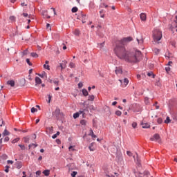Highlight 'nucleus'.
<instances>
[{"label":"nucleus","mask_w":177,"mask_h":177,"mask_svg":"<svg viewBox=\"0 0 177 177\" xmlns=\"http://www.w3.org/2000/svg\"><path fill=\"white\" fill-rule=\"evenodd\" d=\"M133 41L131 37L122 39L114 48L116 56L128 63H139L142 59V53L139 50L128 51L124 45Z\"/></svg>","instance_id":"nucleus-1"},{"label":"nucleus","mask_w":177,"mask_h":177,"mask_svg":"<svg viewBox=\"0 0 177 177\" xmlns=\"http://www.w3.org/2000/svg\"><path fill=\"white\" fill-rule=\"evenodd\" d=\"M152 37L155 44H160V41L162 39V32L160 29H155L153 31Z\"/></svg>","instance_id":"nucleus-2"},{"label":"nucleus","mask_w":177,"mask_h":177,"mask_svg":"<svg viewBox=\"0 0 177 177\" xmlns=\"http://www.w3.org/2000/svg\"><path fill=\"white\" fill-rule=\"evenodd\" d=\"M119 81L120 82L121 86L122 88H125V86H127V85L129 84V80H128V78H124L123 81L121 80H119Z\"/></svg>","instance_id":"nucleus-3"},{"label":"nucleus","mask_w":177,"mask_h":177,"mask_svg":"<svg viewBox=\"0 0 177 177\" xmlns=\"http://www.w3.org/2000/svg\"><path fill=\"white\" fill-rule=\"evenodd\" d=\"M62 115L60 112V109L57 108L54 112H53V115H55L56 118H59Z\"/></svg>","instance_id":"nucleus-4"},{"label":"nucleus","mask_w":177,"mask_h":177,"mask_svg":"<svg viewBox=\"0 0 177 177\" xmlns=\"http://www.w3.org/2000/svg\"><path fill=\"white\" fill-rule=\"evenodd\" d=\"M150 140H151V142L156 141V142H158V143H160V135H158V134L153 135V136L150 138Z\"/></svg>","instance_id":"nucleus-5"},{"label":"nucleus","mask_w":177,"mask_h":177,"mask_svg":"<svg viewBox=\"0 0 177 177\" xmlns=\"http://www.w3.org/2000/svg\"><path fill=\"white\" fill-rule=\"evenodd\" d=\"M58 67H60L61 70H64V68L67 67V61H62V63H59V66Z\"/></svg>","instance_id":"nucleus-6"},{"label":"nucleus","mask_w":177,"mask_h":177,"mask_svg":"<svg viewBox=\"0 0 177 177\" xmlns=\"http://www.w3.org/2000/svg\"><path fill=\"white\" fill-rule=\"evenodd\" d=\"M146 175H150V172L145 171L144 174H142V173H137V174H136V176H138V177H146Z\"/></svg>","instance_id":"nucleus-7"},{"label":"nucleus","mask_w":177,"mask_h":177,"mask_svg":"<svg viewBox=\"0 0 177 177\" xmlns=\"http://www.w3.org/2000/svg\"><path fill=\"white\" fill-rule=\"evenodd\" d=\"M140 17L142 21H146V19H147L146 13L145 12L141 13L140 15Z\"/></svg>","instance_id":"nucleus-8"},{"label":"nucleus","mask_w":177,"mask_h":177,"mask_svg":"<svg viewBox=\"0 0 177 177\" xmlns=\"http://www.w3.org/2000/svg\"><path fill=\"white\" fill-rule=\"evenodd\" d=\"M115 71L117 75H119V74H122V68L121 67L116 68Z\"/></svg>","instance_id":"nucleus-9"},{"label":"nucleus","mask_w":177,"mask_h":177,"mask_svg":"<svg viewBox=\"0 0 177 177\" xmlns=\"http://www.w3.org/2000/svg\"><path fill=\"white\" fill-rule=\"evenodd\" d=\"M42 15L44 19H50V16L48 15V11H42Z\"/></svg>","instance_id":"nucleus-10"},{"label":"nucleus","mask_w":177,"mask_h":177,"mask_svg":"<svg viewBox=\"0 0 177 177\" xmlns=\"http://www.w3.org/2000/svg\"><path fill=\"white\" fill-rule=\"evenodd\" d=\"M137 41L138 42L139 45H142V44H143L144 42L143 37L142 36H140V37H138Z\"/></svg>","instance_id":"nucleus-11"},{"label":"nucleus","mask_w":177,"mask_h":177,"mask_svg":"<svg viewBox=\"0 0 177 177\" xmlns=\"http://www.w3.org/2000/svg\"><path fill=\"white\" fill-rule=\"evenodd\" d=\"M35 82H36V84L39 85V84H42V80L39 77H35Z\"/></svg>","instance_id":"nucleus-12"},{"label":"nucleus","mask_w":177,"mask_h":177,"mask_svg":"<svg viewBox=\"0 0 177 177\" xmlns=\"http://www.w3.org/2000/svg\"><path fill=\"white\" fill-rule=\"evenodd\" d=\"M37 75H39V77H40L41 78H48V76L46 75V73L43 72L41 74H38Z\"/></svg>","instance_id":"nucleus-13"},{"label":"nucleus","mask_w":177,"mask_h":177,"mask_svg":"<svg viewBox=\"0 0 177 177\" xmlns=\"http://www.w3.org/2000/svg\"><path fill=\"white\" fill-rule=\"evenodd\" d=\"M43 174L45 175V176H49V175H50V170L46 169L43 171Z\"/></svg>","instance_id":"nucleus-14"},{"label":"nucleus","mask_w":177,"mask_h":177,"mask_svg":"<svg viewBox=\"0 0 177 177\" xmlns=\"http://www.w3.org/2000/svg\"><path fill=\"white\" fill-rule=\"evenodd\" d=\"M88 100L89 102H93V100H95V95H89Z\"/></svg>","instance_id":"nucleus-15"},{"label":"nucleus","mask_w":177,"mask_h":177,"mask_svg":"<svg viewBox=\"0 0 177 177\" xmlns=\"http://www.w3.org/2000/svg\"><path fill=\"white\" fill-rule=\"evenodd\" d=\"M8 85H10V86H15V81L10 80L7 82Z\"/></svg>","instance_id":"nucleus-16"},{"label":"nucleus","mask_w":177,"mask_h":177,"mask_svg":"<svg viewBox=\"0 0 177 177\" xmlns=\"http://www.w3.org/2000/svg\"><path fill=\"white\" fill-rule=\"evenodd\" d=\"M142 128H150V124L149 123H142Z\"/></svg>","instance_id":"nucleus-17"},{"label":"nucleus","mask_w":177,"mask_h":177,"mask_svg":"<svg viewBox=\"0 0 177 177\" xmlns=\"http://www.w3.org/2000/svg\"><path fill=\"white\" fill-rule=\"evenodd\" d=\"M9 135H10V133H9V131L6 129L3 132V136H8Z\"/></svg>","instance_id":"nucleus-18"},{"label":"nucleus","mask_w":177,"mask_h":177,"mask_svg":"<svg viewBox=\"0 0 177 177\" xmlns=\"http://www.w3.org/2000/svg\"><path fill=\"white\" fill-rule=\"evenodd\" d=\"M90 135L93 138H96V135H95V133H93V130L92 129H90Z\"/></svg>","instance_id":"nucleus-19"},{"label":"nucleus","mask_w":177,"mask_h":177,"mask_svg":"<svg viewBox=\"0 0 177 177\" xmlns=\"http://www.w3.org/2000/svg\"><path fill=\"white\" fill-rule=\"evenodd\" d=\"M82 94L84 95V96H88V90L86 89H83L82 90Z\"/></svg>","instance_id":"nucleus-20"},{"label":"nucleus","mask_w":177,"mask_h":177,"mask_svg":"<svg viewBox=\"0 0 177 177\" xmlns=\"http://www.w3.org/2000/svg\"><path fill=\"white\" fill-rule=\"evenodd\" d=\"M21 167H23V165L21 164V162H18L16 164V168H17V169H20Z\"/></svg>","instance_id":"nucleus-21"},{"label":"nucleus","mask_w":177,"mask_h":177,"mask_svg":"<svg viewBox=\"0 0 177 177\" xmlns=\"http://www.w3.org/2000/svg\"><path fill=\"white\" fill-rule=\"evenodd\" d=\"M100 17H102V19L104 18V10H101L100 11Z\"/></svg>","instance_id":"nucleus-22"},{"label":"nucleus","mask_w":177,"mask_h":177,"mask_svg":"<svg viewBox=\"0 0 177 177\" xmlns=\"http://www.w3.org/2000/svg\"><path fill=\"white\" fill-rule=\"evenodd\" d=\"M93 143H91V145L88 147L90 151H95V148H93Z\"/></svg>","instance_id":"nucleus-23"},{"label":"nucleus","mask_w":177,"mask_h":177,"mask_svg":"<svg viewBox=\"0 0 177 177\" xmlns=\"http://www.w3.org/2000/svg\"><path fill=\"white\" fill-rule=\"evenodd\" d=\"M134 157V160L136 161L137 160V163L138 164H140V160H139V156L138 155V153H136V158Z\"/></svg>","instance_id":"nucleus-24"},{"label":"nucleus","mask_w":177,"mask_h":177,"mask_svg":"<svg viewBox=\"0 0 177 177\" xmlns=\"http://www.w3.org/2000/svg\"><path fill=\"white\" fill-rule=\"evenodd\" d=\"M69 67L71 68H75V64H74L73 62H70L69 63Z\"/></svg>","instance_id":"nucleus-25"},{"label":"nucleus","mask_w":177,"mask_h":177,"mask_svg":"<svg viewBox=\"0 0 177 177\" xmlns=\"http://www.w3.org/2000/svg\"><path fill=\"white\" fill-rule=\"evenodd\" d=\"M169 122H171V119L169 116H167L166 120H165V124H169Z\"/></svg>","instance_id":"nucleus-26"},{"label":"nucleus","mask_w":177,"mask_h":177,"mask_svg":"<svg viewBox=\"0 0 177 177\" xmlns=\"http://www.w3.org/2000/svg\"><path fill=\"white\" fill-rule=\"evenodd\" d=\"M59 135H60V132L57 131V133L54 134V135L52 136V138H53V139H56V138H57V136H59Z\"/></svg>","instance_id":"nucleus-27"},{"label":"nucleus","mask_w":177,"mask_h":177,"mask_svg":"<svg viewBox=\"0 0 177 177\" xmlns=\"http://www.w3.org/2000/svg\"><path fill=\"white\" fill-rule=\"evenodd\" d=\"M89 8L90 9H94L95 8V3L93 2H91L89 4Z\"/></svg>","instance_id":"nucleus-28"},{"label":"nucleus","mask_w":177,"mask_h":177,"mask_svg":"<svg viewBox=\"0 0 177 177\" xmlns=\"http://www.w3.org/2000/svg\"><path fill=\"white\" fill-rule=\"evenodd\" d=\"M148 77H151L152 78H154V77H156V75L154 74H153V72H149L147 73Z\"/></svg>","instance_id":"nucleus-29"},{"label":"nucleus","mask_w":177,"mask_h":177,"mask_svg":"<svg viewBox=\"0 0 177 177\" xmlns=\"http://www.w3.org/2000/svg\"><path fill=\"white\" fill-rule=\"evenodd\" d=\"M97 46H98V48L102 49V48H104V42L100 43V44H97Z\"/></svg>","instance_id":"nucleus-30"},{"label":"nucleus","mask_w":177,"mask_h":177,"mask_svg":"<svg viewBox=\"0 0 177 177\" xmlns=\"http://www.w3.org/2000/svg\"><path fill=\"white\" fill-rule=\"evenodd\" d=\"M78 12V8H77V7H73V8H72V12H73V13H75V12Z\"/></svg>","instance_id":"nucleus-31"},{"label":"nucleus","mask_w":177,"mask_h":177,"mask_svg":"<svg viewBox=\"0 0 177 177\" xmlns=\"http://www.w3.org/2000/svg\"><path fill=\"white\" fill-rule=\"evenodd\" d=\"M78 117H80V113H75L73 114V118L76 119L78 118Z\"/></svg>","instance_id":"nucleus-32"},{"label":"nucleus","mask_w":177,"mask_h":177,"mask_svg":"<svg viewBox=\"0 0 177 177\" xmlns=\"http://www.w3.org/2000/svg\"><path fill=\"white\" fill-rule=\"evenodd\" d=\"M32 57H38V54L37 53H31Z\"/></svg>","instance_id":"nucleus-33"},{"label":"nucleus","mask_w":177,"mask_h":177,"mask_svg":"<svg viewBox=\"0 0 177 177\" xmlns=\"http://www.w3.org/2000/svg\"><path fill=\"white\" fill-rule=\"evenodd\" d=\"M115 114H116V115L120 117L122 114V113L121 112V111H116Z\"/></svg>","instance_id":"nucleus-34"},{"label":"nucleus","mask_w":177,"mask_h":177,"mask_svg":"<svg viewBox=\"0 0 177 177\" xmlns=\"http://www.w3.org/2000/svg\"><path fill=\"white\" fill-rule=\"evenodd\" d=\"M81 125H86V120H82L80 121Z\"/></svg>","instance_id":"nucleus-35"},{"label":"nucleus","mask_w":177,"mask_h":177,"mask_svg":"<svg viewBox=\"0 0 177 177\" xmlns=\"http://www.w3.org/2000/svg\"><path fill=\"white\" fill-rule=\"evenodd\" d=\"M19 140H20V138H15L12 141V143L15 144V143H17V142H19Z\"/></svg>","instance_id":"nucleus-36"},{"label":"nucleus","mask_w":177,"mask_h":177,"mask_svg":"<svg viewBox=\"0 0 177 177\" xmlns=\"http://www.w3.org/2000/svg\"><path fill=\"white\" fill-rule=\"evenodd\" d=\"M24 140L25 143H28L30 138L28 137H25V138H24Z\"/></svg>","instance_id":"nucleus-37"},{"label":"nucleus","mask_w":177,"mask_h":177,"mask_svg":"<svg viewBox=\"0 0 177 177\" xmlns=\"http://www.w3.org/2000/svg\"><path fill=\"white\" fill-rule=\"evenodd\" d=\"M73 34H75V35L78 36L80 35V31L78 30H75V31L73 32Z\"/></svg>","instance_id":"nucleus-38"},{"label":"nucleus","mask_w":177,"mask_h":177,"mask_svg":"<svg viewBox=\"0 0 177 177\" xmlns=\"http://www.w3.org/2000/svg\"><path fill=\"white\" fill-rule=\"evenodd\" d=\"M37 111H38V109H37L36 108L32 107L31 109V113H36Z\"/></svg>","instance_id":"nucleus-39"},{"label":"nucleus","mask_w":177,"mask_h":177,"mask_svg":"<svg viewBox=\"0 0 177 177\" xmlns=\"http://www.w3.org/2000/svg\"><path fill=\"white\" fill-rule=\"evenodd\" d=\"M19 147H20L21 150H26V147L23 145H19Z\"/></svg>","instance_id":"nucleus-40"},{"label":"nucleus","mask_w":177,"mask_h":177,"mask_svg":"<svg viewBox=\"0 0 177 177\" xmlns=\"http://www.w3.org/2000/svg\"><path fill=\"white\" fill-rule=\"evenodd\" d=\"M131 125H132V127L135 129L136 128V127H138V123H136V122H133Z\"/></svg>","instance_id":"nucleus-41"},{"label":"nucleus","mask_w":177,"mask_h":177,"mask_svg":"<svg viewBox=\"0 0 177 177\" xmlns=\"http://www.w3.org/2000/svg\"><path fill=\"white\" fill-rule=\"evenodd\" d=\"M153 52H155L156 55H158V53H160V49L155 48Z\"/></svg>","instance_id":"nucleus-42"},{"label":"nucleus","mask_w":177,"mask_h":177,"mask_svg":"<svg viewBox=\"0 0 177 177\" xmlns=\"http://www.w3.org/2000/svg\"><path fill=\"white\" fill-rule=\"evenodd\" d=\"M158 124H162V119L161 118H159L157 120Z\"/></svg>","instance_id":"nucleus-43"},{"label":"nucleus","mask_w":177,"mask_h":177,"mask_svg":"<svg viewBox=\"0 0 177 177\" xmlns=\"http://www.w3.org/2000/svg\"><path fill=\"white\" fill-rule=\"evenodd\" d=\"M78 173L77 171H73L71 174V176L72 177H75V176Z\"/></svg>","instance_id":"nucleus-44"},{"label":"nucleus","mask_w":177,"mask_h":177,"mask_svg":"<svg viewBox=\"0 0 177 177\" xmlns=\"http://www.w3.org/2000/svg\"><path fill=\"white\" fill-rule=\"evenodd\" d=\"M127 156H129V157H132V152H131L130 151H127Z\"/></svg>","instance_id":"nucleus-45"},{"label":"nucleus","mask_w":177,"mask_h":177,"mask_svg":"<svg viewBox=\"0 0 177 177\" xmlns=\"http://www.w3.org/2000/svg\"><path fill=\"white\" fill-rule=\"evenodd\" d=\"M165 71H167V73H169V71H171V67L169 66L166 67Z\"/></svg>","instance_id":"nucleus-46"},{"label":"nucleus","mask_w":177,"mask_h":177,"mask_svg":"<svg viewBox=\"0 0 177 177\" xmlns=\"http://www.w3.org/2000/svg\"><path fill=\"white\" fill-rule=\"evenodd\" d=\"M26 63H27L29 66H32V64H31V63L30 62V59H28V58L26 59Z\"/></svg>","instance_id":"nucleus-47"},{"label":"nucleus","mask_w":177,"mask_h":177,"mask_svg":"<svg viewBox=\"0 0 177 177\" xmlns=\"http://www.w3.org/2000/svg\"><path fill=\"white\" fill-rule=\"evenodd\" d=\"M44 67L45 68H46V70H50V66H49V65H46V64H45L44 65Z\"/></svg>","instance_id":"nucleus-48"},{"label":"nucleus","mask_w":177,"mask_h":177,"mask_svg":"<svg viewBox=\"0 0 177 177\" xmlns=\"http://www.w3.org/2000/svg\"><path fill=\"white\" fill-rule=\"evenodd\" d=\"M46 28H47V30H49L50 31V30H51V28H50V24H46Z\"/></svg>","instance_id":"nucleus-49"},{"label":"nucleus","mask_w":177,"mask_h":177,"mask_svg":"<svg viewBox=\"0 0 177 177\" xmlns=\"http://www.w3.org/2000/svg\"><path fill=\"white\" fill-rule=\"evenodd\" d=\"M23 55H28V49L25 50L23 52Z\"/></svg>","instance_id":"nucleus-50"},{"label":"nucleus","mask_w":177,"mask_h":177,"mask_svg":"<svg viewBox=\"0 0 177 177\" xmlns=\"http://www.w3.org/2000/svg\"><path fill=\"white\" fill-rule=\"evenodd\" d=\"M53 84H55V85H59V81H57V80H53Z\"/></svg>","instance_id":"nucleus-51"},{"label":"nucleus","mask_w":177,"mask_h":177,"mask_svg":"<svg viewBox=\"0 0 177 177\" xmlns=\"http://www.w3.org/2000/svg\"><path fill=\"white\" fill-rule=\"evenodd\" d=\"M145 102L146 104H147V103H149V98L148 97H145Z\"/></svg>","instance_id":"nucleus-52"},{"label":"nucleus","mask_w":177,"mask_h":177,"mask_svg":"<svg viewBox=\"0 0 177 177\" xmlns=\"http://www.w3.org/2000/svg\"><path fill=\"white\" fill-rule=\"evenodd\" d=\"M68 149L69 150H72V151H74L75 149H74V148H73V146H70L69 147H68Z\"/></svg>","instance_id":"nucleus-53"},{"label":"nucleus","mask_w":177,"mask_h":177,"mask_svg":"<svg viewBox=\"0 0 177 177\" xmlns=\"http://www.w3.org/2000/svg\"><path fill=\"white\" fill-rule=\"evenodd\" d=\"M102 8H109V6L106 5L105 3L102 4Z\"/></svg>","instance_id":"nucleus-54"},{"label":"nucleus","mask_w":177,"mask_h":177,"mask_svg":"<svg viewBox=\"0 0 177 177\" xmlns=\"http://www.w3.org/2000/svg\"><path fill=\"white\" fill-rule=\"evenodd\" d=\"M4 142H9V137H6L4 138Z\"/></svg>","instance_id":"nucleus-55"},{"label":"nucleus","mask_w":177,"mask_h":177,"mask_svg":"<svg viewBox=\"0 0 177 177\" xmlns=\"http://www.w3.org/2000/svg\"><path fill=\"white\" fill-rule=\"evenodd\" d=\"M52 100V97L50 95H48V103H50V100Z\"/></svg>","instance_id":"nucleus-56"},{"label":"nucleus","mask_w":177,"mask_h":177,"mask_svg":"<svg viewBox=\"0 0 177 177\" xmlns=\"http://www.w3.org/2000/svg\"><path fill=\"white\" fill-rule=\"evenodd\" d=\"M56 142H57V145H60V143H62V142L59 139H57Z\"/></svg>","instance_id":"nucleus-57"},{"label":"nucleus","mask_w":177,"mask_h":177,"mask_svg":"<svg viewBox=\"0 0 177 177\" xmlns=\"http://www.w3.org/2000/svg\"><path fill=\"white\" fill-rule=\"evenodd\" d=\"M77 113H79V115H80V114H83V115H84V111H79Z\"/></svg>","instance_id":"nucleus-58"},{"label":"nucleus","mask_w":177,"mask_h":177,"mask_svg":"<svg viewBox=\"0 0 177 177\" xmlns=\"http://www.w3.org/2000/svg\"><path fill=\"white\" fill-rule=\"evenodd\" d=\"M51 9L53 10L54 15H56V10L53 8H51Z\"/></svg>","instance_id":"nucleus-59"},{"label":"nucleus","mask_w":177,"mask_h":177,"mask_svg":"<svg viewBox=\"0 0 177 177\" xmlns=\"http://www.w3.org/2000/svg\"><path fill=\"white\" fill-rule=\"evenodd\" d=\"M36 175H41V171H36Z\"/></svg>","instance_id":"nucleus-60"},{"label":"nucleus","mask_w":177,"mask_h":177,"mask_svg":"<svg viewBox=\"0 0 177 177\" xmlns=\"http://www.w3.org/2000/svg\"><path fill=\"white\" fill-rule=\"evenodd\" d=\"M7 162L8 164H13V161L12 160H8Z\"/></svg>","instance_id":"nucleus-61"},{"label":"nucleus","mask_w":177,"mask_h":177,"mask_svg":"<svg viewBox=\"0 0 177 177\" xmlns=\"http://www.w3.org/2000/svg\"><path fill=\"white\" fill-rule=\"evenodd\" d=\"M21 6H27V4L26 3H21Z\"/></svg>","instance_id":"nucleus-62"},{"label":"nucleus","mask_w":177,"mask_h":177,"mask_svg":"<svg viewBox=\"0 0 177 177\" xmlns=\"http://www.w3.org/2000/svg\"><path fill=\"white\" fill-rule=\"evenodd\" d=\"M10 20L13 21V20H15V17H10Z\"/></svg>","instance_id":"nucleus-63"},{"label":"nucleus","mask_w":177,"mask_h":177,"mask_svg":"<svg viewBox=\"0 0 177 177\" xmlns=\"http://www.w3.org/2000/svg\"><path fill=\"white\" fill-rule=\"evenodd\" d=\"M106 176L107 177H114V176H113V175H107Z\"/></svg>","instance_id":"nucleus-64"}]
</instances>
